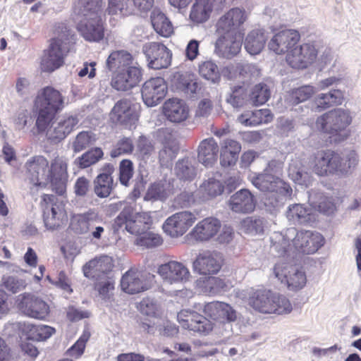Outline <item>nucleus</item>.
Segmentation results:
<instances>
[{
	"label": "nucleus",
	"instance_id": "obj_1",
	"mask_svg": "<svg viewBox=\"0 0 361 361\" xmlns=\"http://www.w3.org/2000/svg\"><path fill=\"white\" fill-rule=\"evenodd\" d=\"M24 182L30 190L44 189L50 184L52 191L59 195L66 192L68 181V159L56 154L49 161L45 156L30 157L23 166Z\"/></svg>",
	"mask_w": 361,
	"mask_h": 361
},
{
	"label": "nucleus",
	"instance_id": "obj_2",
	"mask_svg": "<svg viewBox=\"0 0 361 361\" xmlns=\"http://www.w3.org/2000/svg\"><path fill=\"white\" fill-rule=\"evenodd\" d=\"M73 16L78 19L77 30L88 42H99L104 37V25L101 14L102 0H75Z\"/></svg>",
	"mask_w": 361,
	"mask_h": 361
},
{
	"label": "nucleus",
	"instance_id": "obj_3",
	"mask_svg": "<svg viewBox=\"0 0 361 361\" xmlns=\"http://www.w3.org/2000/svg\"><path fill=\"white\" fill-rule=\"evenodd\" d=\"M65 107V97L58 90L51 86L41 89L33 102L35 127L39 133L45 132L56 116Z\"/></svg>",
	"mask_w": 361,
	"mask_h": 361
},
{
	"label": "nucleus",
	"instance_id": "obj_4",
	"mask_svg": "<svg viewBox=\"0 0 361 361\" xmlns=\"http://www.w3.org/2000/svg\"><path fill=\"white\" fill-rule=\"evenodd\" d=\"M359 161V155L355 150L338 152L327 149L321 152L315 157L313 170L320 176H347L355 170Z\"/></svg>",
	"mask_w": 361,
	"mask_h": 361
},
{
	"label": "nucleus",
	"instance_id": "obj_5",
	"mask_svg": "<svg viewBox=\"0 0 361 361\" xmlns=\"http://www.w3.org/2000/svg\"><path fill=\"white\" fill-rule=\"evenodd\" d=\"M153 224L149 212H136L130 205L125 206L114 221V227L125 229L130 234L141 235L149 230Z\"/></svg>",
	"mask_w": 361,
	"mask_h": 361
},
{
	"label": "nucleus",
	"instance_id": "obj_6",
	"mask_svg": "<svg viewBox=\"0 0 361 361\" xmlns=\"http://www.w3.org/2000/svg\"><path fill=\"white\" fill-rule=\"evenodd\" d=\"M40 205L44 210L43 219L47 228L56 229L67 221L68 216L65 205L54 195H42Z\"/></svg>",
	"mask_w": 361,
	"mask_h": 361
},
{
	"label": "nucleus",
	"instance_id": "obj_7",
	"mask_svg": "<svg viewBox=\"0 0 361 361\" xmlns=\"http://www.w3.org/2000/svg\"><path fill=\"white\" fill-rule=\"evenodd\" d=\"M177 319L184 329L207 336L214 329V323L194 310L183 309L177 314Z\"/></svg>",
	"mask_w": 361,
	"mask_h": 361
},
{
	"label": "nucleus",
	"instance_id": "obj_8",
	"mask_svg": "<svg viewBox=\"0 0 361 361\" xmlns=\"http://www.w3.org/2000/svg\"><path fill=\"white\" fill-rule=\"evenodd\" d=\"M69 49L64 46L63 40L59 37L52 38L47 49L44 50L40 66L44 72L51 73L64 64V59Z\"/></svg>",
	"mask_w": 361,
	"mask_h": 361
},
{
	"label": "nucleus",
	"instance_id": "obj_9",
	"mask_svg": "<svg viewBox=\"0 0 361 361\" xmlns=\"http://www.w3.org/2000/svg\"><path fill=\"white\" fill-rule=\"evenodd\" d=\"M348 111L337 109L325 113L317 119V127L324 133L336 135L345 129L351 123Z\"/></svg>",
	"mask_w": 361,
	"mask_h": 361
},
{
	"label": "nucleus",
	"instance_id": "obj_10",
	"mask_svg": "<svg viewBox=\"0 0 361 361\" xmlns=\"http://www.w3.org/2000/svg\"><path fill=\"white\" fill-rule=\"evenodd\" d=\"M197 221L195 214L190 211L176 212L169 216L162 225L164 232L171 238L183 236Z\"/></svg>",
	"mask_w": 361,
	"mask_h": 361
},
{
	"label": "nucleus",
	"instance_id": "obj_11",
	"mask_svg": "<svg viewBox=\"0 0 361 361\" xmlns=\"http://www.w3.org/2000/svg\"><path fill=\"white\" fill-rule=\"evenodd\" d=\"M275 276L287 285L289 290L297 291L302 289L307 283L305 273L295 267L283 262L276 263L274 267Z\"/></svg>",
	"mask_w": 361,
	"mask_h": 361
},
{
	"label": "nucleus",
	"instance_id": "obj_12",
	"mask_svg": "<svg viewBox=\"0 0 361 361\" xmlns=\"http://www.w3.org/2000/svg\"><path fill=\"white\" fill-rule=\"evenodd\" d=\"M247 20V14L244 9L232 8L221 16L216 22V27L218 34H242L245 35L243 25Z\"/></svg>",
	"mask_w": 361,
	"mask_h": 361
},
{
	"label": "nucleus",
	"instance_id": "obj_13",
	"mask_svg": "<svg viewBox=\"0 0 361 361\" xmlns=\"http://www.w3.org/2000/svg\"><path fill=\"white\" fill-rule=\"evenodd\" d=\"M142 52L150 68L160 70L167 68L171 63V51L162 43L151 42L142 47Z\"/></svg>",
	"mask_w": 361,
	"mask_h": 361
},
{
	"label": "nucleus",
	"instance_id": "obj_14",
	"mask_svg": "<svg viewBox=\"0 0 361 361\" xmlns=\"http://www.w3.org/2000/svg\"><path fill=\"white\" fill-rule=\"evenodd\" d=\"M142 76L143 70L140 66H131L112 74L110 85L117 91L126 92L138 85Z\"/></svg>",
	"mask_w": 361,
	"mask_h": 361
},
{
	"label": "nucleus",
	"instance_id": "obj_15",
	"mask_svg": "<svg viewBox=\"0 0 361 361\" xmlns=\"http://www.w3.org/2000/svg\"><path fill=\"white\" fill-rule=\"evenodd\" d=\"M252 183L264 192H274L284 197H290L293 190L289 183L279 177L269 173H259L252 179Z\"/></svg>",
	"mask_w": 361,
	"mask_h": 361
},
{
	"label": "nucleus",
	"instance_id": "obj_16",
	"mask_svg": "<svg viewBox=\"0 0 361 361\" xmlns=\"http://www.w3.org/2000/svg\"><path fill=\"white\" fill-rule=\"evenodd\" d=\"M16 304L18 308L25 315L37 319H45L50 312L47 302L29 293L19 295Z\"/></svg>",
	"mask_w": 361,
	"mask_h": 361
},
{
	"label": "nucleus",
	"instance_id": "obj_17",
	"mask_svg": "<svg viewBox=\"0 0 361 361\" xmlns=\"http://www.w3.org/2000/svg\"><path fill=\"white\" fill-rule=\"evenodd\" d=\"M167 92V83L161 77L149 78L143 83L141 88L142 100L148 106H155L161 103Z\"/></svg>",
	"mask_w": 361,
	"mask_h": 361
},
{
	"label": "nucleus",
	"instance_id": "obj_18",
	"mask_svg": "<svg viewBox=\"0 0 361 361\" xmlns=\"http://www.w3.org/2000/svg\"><path fill=\"white\" fill-rule=\"evenodd\" d=\"M317 54L313 44L305 43L290 49L286 56V61L293 68L304 69L314 62Z\"/></svg>",
	"mask_w": 361,
	"mask_h": 361
},
{
	"label": "nucleus",
	"instance_id": "obj_19",
	"mask_svg": "<svg viewBox=\"0 0 361 361\" xmlns=\"http://www.w3.org/2000/svg\"><path fill=\"white\" fill-rule=\"evenodd\" d=\"M223 264L224 259L220 253L205 251L197 256L192 263V269L200 275H214L219 272Z\"/></svg>",
	"mask_w": 361,
	"mask_h": 361
},
{
	"label": "nucleus",
	"instance_id": "obj_20",
	"mask_svg": "<svg viewBox=\"0 0 361 361\" xmlns=\"http://www.w3.org/2000/svg\"><path fill=\"white\" fill-rule=\"evenodd\" d=\"M157 274L164 282L170 284L185 283L190 277L188 268L183 263L176 260L160 264L157 268Z\"/></svg>",
	"mask_w": 361,
	"mask_h": 361
},
{
	"label": "nucleus",
	"instance_id": "obj_21",
	"mask_svg": "<svg viewBox=\"0 0 361 361\" xmlns=\"http://www.w3.org/2000/svg\"><path fill=\"white\" fill-rule=\"evenodd\" d=\"M110 117L114 123L131 128L138 121L139 114L134 104L129 99H122L114 106Z\"/></svg>",
	"mask_w": 361,
	"mask_h": 361
},
{
	"label": "nucleus",
	"instance_id": "obj_22",
	"mask_svg": "<svg viewBox=\"0 0 361 361\" xmlns=\"http://www.w3.org/2000/svg\"><path fill=\"white\" fill-rule=\"evenodd\" d=\"M114 171L115 167L111 163H105L101 167L99 174L93 181L94 192L98 197H108L114 190L117 185L113 177Z\"/></svg>",
	"mask_w": 361,
	"mask_h": 361
},
{
	"label": "nucleus",
	"instance_id": "obj_23",
	"mask_svg": "<svg viewBox=\"0 0 361 361\" xmlns=\"http://www.w3.org/2000/svg\"><path fill=\"white\" fill-rule=\"evenodd\" d=\"M300 40V35L296 30H283L276 33L268 44L269 49L277 54L288 53Z\"/></svg>",
	"mask_w": 361,
	"mask_h": 361
},
{
	"label": "nucleus",
	"instance_id": "obj_24",
	"mask_svg": "<svg viewBox=\"0 0 361 361\" xmlns=\"http://www.w3.org/2000/svg\"><path fill=\"white\" fill-rule=\"evenodd\" d=\"M323 236L311 231H298L293 240L295 250L301 253L310 255L316 252L324 244Z\"/></svg>",
	"mask_w": 361,
	"mask_h": 361
},
{
	"label": "nucleus",
	"instance_id": "obj_25",
	"mask_svg": "<svg viewBox=\"0 0 361 361\" xmlns=\"http://www.w3.org/2000/svg\"><path fill=\"white\" fill-rule=\"evenodd\" d=\"M215 44V51L223 58L231 59L241 50L244 35L242 34H219Z\"/></svg>",
	"mask_w": 361,
	"mask_h": 361
},
{
	"label": "nucleus",
	"instance_id": "obj_26",
	"mask_svg": "<svg viewBox=\"0 0 361 361\" xmlns=\"http://www.w3.org/2000/svg\"><path fill=\"white\" fill-rule=\"evenodd\" d=\"M121 288L128 294L133 295L149 289L150 284L142 273L135 269H130L121 277Z\"/></svg>",
	"mask_w": 361,
	"mask_h": 361
},
{
	"label": "nucleus",
	"instance_id": "obj_27",
	"mask_svg": "<svg viewBox=\"0 0 361 361\" xmlns=\"http://www.w3.org/2000/svg\"><path fill=\"white\" fill-rule=\"evenodd\" d=\"M210 319L223 323L233 322L237 319L236 311L228 303L213 301L206 303L202 310Z\"/></svg>",
	"mask_w": 361,
	"mask_h": 361
},
{
	"label": "nucleus",
	"instance_id": "obj_28",
	"mask_svg": "<svg viewBox=\"0 0 361 361\" xmlns=\"http://www.w3.org/2000/svg\"><path fill=\"white\" fill-rule=\"evenodd\" d=\"M114 267L112 257L104 255L87 262L82 267V271L85 277L92 279H99L109 276L108 274Z\"/></svg>",
	"mask_w": 361,
	"mask_h": 361
},
{
	"label": "nucleus",
	"instance_id": "obj_29",
	"mask_svg": "<svg viewBox=\"0 0 361 361\" xmlns=\"http://www.w3.org/2000/svg\"><path fill=\"white\" fill-rule=\"evenodd\" d=\"M221 228V223L219 219L209 216L200 221L190 234L198 241L207 242L216 236Z\"/></svg>",
	"mask_w": 361,
	"mask_h": 361
},
{
	"label": "nucleus",
	"instance_id": "obj_30",
	"mask_svg": "<svg viewBox=\"0 0 361 361\" xmlns=\"http://www.w3.org/2000/svg\"><path fill=\"white\" fill-rule=\"evenodd\" d=\"M255 196L247 189H241L231 196L228 201L230 209L235 213L248 214L256 207Z\"/></svg>",
	"mask_w": 361,
	"mask_h": 361
},
{
	"label": "nucleus",
	"instance_id": "obj_31",
	"mask_svg": "<svg viewBox=\"0 0 361 361\" xmlns=\"http://www.w3.org/2000/svg\"><path fill=\"white\" fill-rule=\"evenodd\" d=\"M163 114L169 121L181 123L188 118L189 108L183 100L172 98L164 102Z\"/></svg>",
	"mask_w": 361,
	"mask_h": 361
},
{
	"label": "nucleus",
	"instance_id": "obj_32",
	"mask_svg": "<svg viewBox=\"0 0 361 361\" xmlns=\"http://www.w3.org/2000/svg\"><path fill=\"white\" fill-rule=\"evenodd\" d=\"M219 147L213 137L202 140L197 147V159L204 166H212L217 161Z\"/></svg>",
	"mask_w": 361,
	"mask_h": 361
},
{
	"label": "nucleus",
	"instance_id": "obj_33",
	"mask_svg": "<svg viewBox=\"0 0 361 361\" xmlns=\"http://www.w3.org/2000/svg\"><path fill=\"white\" fill-rule=\"evenodd\" d=\"M175 188L172 180L164 178L150 184L146 192L145 200L165 201L174 193Z\"/></svg>",
	"mask_w": 361,
	"mask_h": 361
},
{
	"label": "nucleus",
	"instance_id": "obj_34",
	"mask_svg": "<svg viewBox=\"0 0 361 361\" xmlns=\"http://www.w3.org/2000/svg\"><path fill=\"white\" fill-rule=\"evenodd\" d=\"M78 122L79 120L76 116H63L49 135L48 139L55 143L64 140L75 129Z\"/></svg>",
	"mask_w": 361,
	"mask_h": 361
},
{
	"label": "nucleus",
	"instance_id": "obj_35",
	"mask_svg": "<svg viewBox=\"0 0 361 361\" xmlns=\"http://www.w3.org/2000/svg\"><path fill=\"white\" fill-rule=\"evenodd\" d=\"M241 151V145L233 139L224 140L220 149V164L224 168L235 165L239 154Z\"/></svg>",
	"mask_w": 361,
	"mask_h": 361
},
{
	"label": "nucleus",
	"instance_id": "obj_36",
	"mask_svg": "<svg viewBox=\"0 0 361 361\" xmlns=\"http://www.w3.org/2000/svg\"><path fill=\"white\" fill-rule=\"evenodd\" d=\"M214 1L195 0L190 11V20L195 25L207 22L213 11Z\"/></svg>",
	"mask_w": 361,
	"mask_h": 361
},
{
	"label": "nucleus",
	"instance_id": "obj_37",
	"mask_svg": "<svg viewBox=\"0 0 361 361\" xmlns=\"http://www.w3.org/2000/svg\"><path fill=\"white\" fill-rule=\"evenodd\" d=\"M99 220L98 214L90 209L83 214L74 215L71 219L69 228L75 233H87L90 226Z\"/></svg>",
	"mask_w": 361,
	"mask_h": 361
},
{
	"label": "nucleus",
	"instance_id": "obj_38",
	"mask_svg": "<svg viewBox=\"0 0 361 361\" xmlns=\"http://www.w3.org/2000/svg\"><path fill=\"white\" fill-rule=\"evenodd\" d=\"M273 295L271 290H257L250 295L248 305L260 313L270 314V311L274 310L271 306Z\"/></svg>",
	"mask_w": 361,
	"mask_h": 361
},
{
	"label": "nucleus",
	"instance_id": "obj_39",
	"mask_svg": "<svg viewBox=\"0 0 361 361\" xmlns=\"http://www.w3.org/2000/svg\"><path fill=\"white\" fill-rule=\"evenodd\" d=\"M273 118L271 110L262 109L253 111H245L238 117V121L245 126H255L270 123Z\"/></svg>",
	"mask_w": 361,
	"mask_h": 361
},
{
	"label": "nucleus",
	"instance_id": "obj_40",
	"mask_svg": "<svg viewBox=\"0 0 361 361\" xmlns=\"http://www.w3.org/2000/svg\"><path fill=\"white\" fill-rule=\"evenodd\" d=\"M133 56L125 50L112 51L106 60V67L112 74L121 71L133 63Z\"/></svg>",
	"mask_w": 361,
	"mask_h": 361
},
{
	"label": "nucleus",
	"instance_id": "obj_41",
	"mask_svg": "<svg viewBox=\"0 0 361 361\" xmlns=\"http://www.w3.org/2000/svg\"><path fill=\"white\" fill-rule=\"evenodd\" d=\"M150 18L152 27L157 34L164 37H169L173 33V26L164 13L154 10Z\"/></svg>",
	"mask_w": 361,
	"mask_h": 361
},
{
	"label": "nucleus",
	"instance_id": "obj_42",
	"mask_svg": "<svg viewBox=\"0 0 361 361\" xmlns=\"http://www.w3.org/2000/svg\"><path fill=\"white\" fill-rule=\"evenodd\" d=\"M343 94L339 90H331L328 93L317 95L314 99L317 109L321 111L342 104Z\"/></svg>",
	"mask_w": 361,
	"mask_h": 361
},
{
	"label": "nucleus",
	"instance_id": "obj_43",
	"mask_svg": "<svg viewBox=\"0 0 361 361\" xmlns=\"http://www.w3.org/2000/svg\"><path fill=\"white\" fill-rule=\"evenodd\" d=\"M267 38L264 32L254 30L251 31L245 38V48L252 55L259 54L265 46Z\"/></svg>",
	"mask_w": 361,
	"mask_h": 361
},
{
	"label": "nucleus",
	"instance_id": "obj_44",
	"mask_svg": "<svg viewBox=\"0 0 361 361\" xmlns=\"http://www.w3.org/2000/svg\"><path fill=\"white\" fill-rule=\"evenodd\" d=\"M174 171L176 177L182 181H192L197 174L196 167L188 158L178 161Z\"/></svg>",
	"mask_w": 361,
	"mask_h": 361
},
{
	"label": "nucleus",
	"instance_id": "obj_45",
	"mask_svg": "<svg viewBox=\"0 0 361 361\" xmlns=\"http://www.w3.org/2000/svg\"><path fill=\"white\" fill-rule=\"evenodd\" d=\"M226 102L233 108L240 109L245 106L250 99V94L244 85H235L231 88L226 97Z\"/></svg>",
	"mask_w": 361,
	"mask_h": 361
},
{
	"label": "nucleus",
	"instance_id": "obj_46",
	"mask_svg": "<svg viewBox=\"0 0 361 361\" xmlns=\"http://www.w3.org/2000/svg\"><path fill=\"white\" fill-rule=\"evenodd\" d=\"M224 189V183L214 178H209L200 186V191L206 199H212L222 195Z\"/></svg>",
	"mask_w": 361,
	"mask_h": 361
},
{
	"label": "nucleus",
	"instance_id": "obj_47",
	"mask_svg": "<svg viewBox=\"0 0 361 361\" xmlns=\"http://www.w3.org/2000/svg\"><path fill=\"white\" fill-rule=\"evenodd\" d=\"M108 5L105 13L109 16L120 13L130 16L134 13V7L130 0H107Z\"/></svg>",
	"mask_w": 361,
	"mask_h": 361
},
{
	"label": "nucleus",
	"instance_id": "obj_48",
	"mask_svg": "<svg viewBox=\"0 0 361 361\" xmlns=\"http://www.w3.org/2000/svg\"><path fill=\"white\" fill-rule=\"evenodd\" d=\"M312 208L324 214H332L336 210V204L331 197H327L323 194H319L310 200Z\"/></svg>",
	"mask_w": 361,
	"mask_h": 361
},
{
	"label": "nucleus",
	"instance_id": "obj_49",
	"mask_svg": "<svg viewBox=\"0 0 361 361\" xmlns=\"http://www.w3.org/2000/svg\"><path fill=\"white\" fill-rule=\"evenodd\" d=\"M103 157L104 152L100 147H93L78 157L75 164L80 169H86L99 161Z\"/></svg>",
	"mask_w": 361,
	"mask_h": 361
},
{
	"label": "nucleus",
	"instance_id": "obj_50",
	"mask_svg": "<svg viewBox=\"0 0 361 361\" xmlns=\"http://www.w3.org/2000/svg\"><path fill=\"white\" fill-rule=\"evenodd\" d=\"M288 176L296 183L305 184L309 179L307 172L305 171L302 159L295 158L291 160L288 166Z\"/></svg>",
	"mask_w": 361,
	"mask_h": 361
},
{
	"label": "nucleus",
	"instance_id": "obj_51",
	"mask_svg": "<svg viewBox=\"0 0 361 361\" xmlns=\"http://www.w3.org/2000/svg\"><path fill=\"white\" fill-rule=\"evenodd\" d=\"M94 289L103 300H110L115 290V280L113 277L105 276L95 279Z\"/></svg>",
	"mask_w": 361,
	"mask_h": 361
},
{
	"label": "nucleus",
	"instance_id": "obj_52",
	"mask_svg": "<svg viewBox=\"0 0 361 361\" xmlns=\"http://www.w3.org/2000/svg\"><path fill=\"white\" fill-rule=\"evenodd\" d=\"M27 337L37 341H45L50 338L56 331L55 329L47 325H28Z\"/></svg>",
	"mask_w": 361,
	"mask_h": 361
},
{
	"label": "nucleus",
	"instance_id": "obj_53",
	"mask_svg": "<svg viewBox=\"0 0 361 361\" xmlns=\"http://www.w3.org/2000/svg\"><path fill=\"white\" fill-rule=\"evenodd\" d=\"M271 97V91L267 84L259 83L255 85L250 94V99L255 106L265 104Z\"/></svg>",
	"mask_w": 361,
	"mask_h": 361
},
{
	"label": "nucleus",
	"instance_id": "obj_54",
	"mask_svg": "<svg viewBox=\"0 0 361 361\" xmlns=\"http://www.w3.org/2000/svg\"><path fill=\"white\" fill-rule=\"evenodd\" d=\"M154 152L152 141L144 135L138 137L136 143L135 156L141 160L148 159Z\"/></svg>",
	"mask_w": 361,
	"mask_h": 361
},
{
	"label": "nucleus",
	"instance_id": "obj_55",
	"mask_svg": "<svg viewBox=\"0 0 361 361\" xmlns=\"http://www.w3.org/2000/svg\"><path fill=\"white\" fill-rule=\"evenodd\" d=\"M273 307L270 314H283L292 311V305L290 300L284 295L274 293L271 302Z\"/></svg>",
	"mask_w": 361,
	"mask_h": 361
},
{
	"label": "nucleus",
	"instance_id": "obj_56",
	"mask_svg": "<svg viewBox=\"0 0 361 361\" xmlns=\"http://www.w3.org/2000/svg\"><path fill=\"white\" fill-rule=\"evenodd\" d=\"M118 180L120 183L128 187L130 185V180L134 174L133 163L131 160L123 159L118 166Z\"/></svg>",
	"mask_w": 361,
	"mask_h": 361
},
{
	"label": "nucleus",
	"instance_id": "obj_57",
	"mask_svg": "<svg viewBox=\"0 0 361 361\" xmlns=\"http://www.w3.org/2000/svg\"><path fill=\"white\" fill-rule=\"evenodd\" d=\"M199 73L204 78L214 82L220 79V74L216 64L211 61L202 62L199 66Z\"/></svg>",
	"mask_w": 361,
	"mask_h": 361
},
{
	"label": "nucleus",
	"instance_id": "obj_58",
	"mask_svg": "<svg viewBox=\"0 0 361 361\" xmlns=\"http://www.w3.org/2000/svg\"><path fill=\"white\" fill-rule=\"evenodd\" d=\"M134 145L131 138L123 137L121 138L110 152L112 158L118 157L124 154H130L133 152Z\"/></svg>",
	"mask_w": 361,
	"mask_h": 361
},
{
	"label": "nucleus",
	"instance_id": "obj_59",
	"mask_svg": "<svg viewBox=\"0 0 361 361\" xmlns=\"http://www.w3.org/2000/svg\"><path fill=\"white\" fill-rule=\"evenodd\" d=\"M90 338V332L88 330L83 331L78 341L66 352L68 356L78 359L83 354L86 343Z\"/></svg>",
	"mask_w": 361,
	"mask_h": 361
},
{
	"label": "nucleus",
	"instance_id": "obj_60",
	"mask_svg": "<svg viewBox=\"0 0 361 361\" xmlns=\"http://www.w3.org/2000/svg\"><path fill=\"white\" fill-rule=\"evenodd\" d=\"M95 140L94 135L92 132L82 131L76 135L73 142V150L75 152H81L92 145Z\"/></svg>",
	"mask_w": 361,
	"mask_h": 361
},
{
	"label": "nucleus",
	"instance_id": "obj_61",
	"mask_svg": "<svg viewBox=\"0 0 361 361\" xmlns=\"http://www.w3.org/2000/svg\"><path fill=\"white\" fill-rule=\"evenodd\" d=\"M314 93V88L313 86H302L291 91L290 101L293 105H296L310 99Z\"/></svg>",
	"mask_w": 361,
	"mask_h": 361
},
{
	"label": "nucleus",
	"instance_id": "obj_62",
	"mask_svg": "<svg viewBox=\"0 0 361 361\" xmlns=\"http://www.w3.org/2000/svg\"><path fill=\"white\" fill-rule=\"evenodd\" d=\"M139 238L135 240V244L139 246L151 248L161 245L163 243L162 237L157 233H142Z\"/></svg>",
	"mask_w": 361,
	"mask_h": 361
},
{
	"label": "nucleus",
	"instance_id": "obj_63",
	"mask_svg": "<svg viewBox=\"0 0 361 361\" xmlns=\"http://www.w3.org/2000/svg\"><path fill=\"white\" fill-rule=\"evenodd\" d=\"M204 283L205 291L212 294H216L221 291H226L228 289L227 283L224 279L219 277H208Z\"/></svg>",
	"mask_w": 361,
	"mask_h": 361
},
{
	"label": "nucleus",
	"instance_id": "obj_64",
	"mask_svg": "<svg viewBox=\"0 0 361 361\" xmlns=\"http://www.w3.org/2000/svg\"><path fill=\"white\" fill-rule=\"evenodd\" d=\"M241 228L247 233H261L263 232V221L253 216H248L240 222Z\"/></svg>",
	"mask_w": 361,
	"mask_h": 361
}]
</instances>
